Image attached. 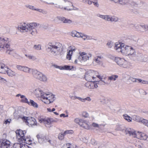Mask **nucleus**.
<instances>
[{
	"label": "nucleus",
	"mask_w": 148,
	"mask_h": 148,
	"mask_svg": "<svg viewBox=\"0 0 148 148\" xmlns=\"http://www.w3.org/2000/svg\"><path fill=\"white\" fill-rule=\"evenodd\" d=\"M39 25V24L35 22L29 23L24 22L21 23L17 28L21 32H28L32 35H35L37 33L36 27Z\"/></svg>",
	"instance_id": "nucleus-1"
},
{
	"label": "nucleus",
	"mask_w": 148,
	"mask_h": 148,
	"mask_svg": "<svg viewBox=\"0 0 148 148\" xmlns=\"http://www.w3.org/2000/svg\"><path fill=\"white\" fill-rule=\"evenodd\" d=\"M47 49L51 55L53 56L59 55L62 50V44L58 42H49L46 45Z\"/></svg>",
	"instance_id": "nucleus-2"
},
{
	"label": "nucleus",
	"mask_w": 148,
	"mask_h": 148,
	"mask_svg": "<svg viewBox=\"0 0 148 148\" xmlns=\"http://www.w3.org/2000/svg\"><path fill=\"white\" fill-rule=\"evenodd\" d=\"M44 3L48 5H57V0H40ZM58 8L66 10L65 7L71 5V3L67 0H60Z\"/></svg>",
	"instance_id": "nucleus-3"
},
{
	"label": "nucleus",
	"mask_w": 148,
	"mask_h": 148,
	"mask_svg": "<svg viewBox=\"0 0 148 148\" xmlns=\"http://www.w3.org/2000/svg\"><path fill=\"white\" fill-rule=\"evenodd\" d=\"M55 96L50 92H44L40 98L41 101L45 104H49L53 103L55 100Z\"/></svg>",
	"instance_id": "nucleus-4"
},
{
	"label": "nucleus",
	"mask_w": 148,
	"mask_h": 148,
	"mask_svg": "<svg viewBox=\"0 0 148 148\" xmlns=\"http://www.w3.org/2000/svg\"><path fill=\"white\" fill-rule=\"evenodd\" d=\"M86 79L88 82H92L97 80L99 78L100 79H103V77L98 74V73L92 70H90L87 72L85 75Z\"/></svg>",
	"instance_id": "nucleus-5"
},
{
	"label": "nucleus",
	"mask_w": 148,
	"mask_h": 148,
	"mask_svg": "<svg viewBox=\"0 0 148 148\" xmlns=\"http://www.w3.org/2000/svg\"><path fill=\"white\" fill-rule=\"evenodd\" d=\"M114 61L116 64L121 68L128 69L130 68L132 65L131 63L123 58L116 57Z\"/></svg>",
	"instance_id": "nucleus-6"
},
{
	"label": "nucleus",
	"mask_w": 148,
	"mask_h": 148,
	"mask_svg": "<svg viewBox=\"0 0 148 148\" xmlns=\"http://www.w3.org/2000/svg\"><path fill=\"white\" fill-rule=\"evenodd\" d=\"M136 52L135 49L132 47L125 45L123 50L122 54L124 56L133 57L136 55Z\"/></svg>",
	"instance_id": "nucleus-7"
},
{
	"label": "nucleus",
	"mask_w": 148,
	"mask_h": 148,
	"mask_svg": "<svg viewBox=\"0 0 148 148\" xmlns=\"http://www.w3.org/2000/svg\"><path fill=\"white\" fill-rule=\"evenodd\" d=\"M32 75L34 78L41 81L45 82L47 81L46 75L36 69H34Z\"/></svg>",
	"instance_id": "nucleus-8"
},
{
	"label": "nucleus",
	"mask_w": 148,
	"mask_h": 148,
	"mask_svg": "<svg viewBox=\"0 0 148 148\" xmlns=\"http://www.w3.org/2000/svg\"><path fill=\"white\" fill-rule=\"evenodd\" d=\"M10 41L6 37H0V50L3 51L10 47Z\"/></svg>",
	"instance_id": "nucleus-9"
},
{
	"label": "nucleus",
	"mask_w": 148,
	"mask_h": 148,
	"mask_svg": "<svg viewBox=\"0 0 148 148\" xmlns=\"http://www.w3.org/2000/svg\"><path fill=\"white\" fill-rule=\"evenodd\" d=\"M71 36L73 37L81 38L83 40H90L92 39L91 36L86 35L84 33L79 32L76 31H73L71 32Z\"/></svg>",
	"instance_id": "nucleus-10"
},
{
	"label": "nucleus",
	"mask_w": 148,
	"mask_h": 148,
	"mask_svg": "<svg viewBox=\"0 0 148 148\" xmlns=\"http://www.w3.org/2000/svg\"><path fill=\"white\" fill-rule=\"evenodd\" d=\"M22 119L29 126L36 125V121L35 119L31 117H22Z\"/></svg>",
	"instance_id": "nucleus-11"
},
{
	"label": "nucleus",
	"mask_w": 148,
	"mask_h": 148,
	"mask_svg": "<svg viewBox=\"0 0 148 148\" xmlns=\"http://www.w3.org/2000/svg\"><path fill=\"white\" fill-rule=\"evenodd\" d=\"M16 68L18 70L25 73H32V75L34 70V69H31L27 66L20 65H17L16 66Z\"/></svg>",
	"instance_id": "nucleus-12"
},
{
	"label": "nucleus",
	"mask_w": 148,
	"mask_h": 148,
	"mask_svg": "<svg viewBox=\"0 0 148 148\" xmlns=\"http://www.w3.org/2000/svg\"><path fill=\"white\" fill-rule=\"evenodd\" d=\"M48 117H39L38 120L39 122L44 124L46 126L49 127V125L52 122H55L54 120Z\"/></svg>",
	"instance_id": "nucleus-13"
},
{
	"label": "nucleus",
	"mask_w": 148,
	"mask_h": 148,
	"mask_svg": "<svg viewBox=\"0 0 148 148\" xmlns=\"http://www.w3.org/2000/svg\"><path fill=\"white\" fill-rule=\"evenodd\" d=\"M36 137L38 139V142L40 143L49 142V143L52 144L51 141L49 139L47 136L44 134H39L36 136Z\"/></svg>",
	"instance_id": "nucleus-14"
},
{
	"label": "nucleus",
	"mask_w": 148,
	"mask_h": 148,
	"mask_svg": "<svg viewBox=\"0 0 148 148\" xmlns=\"http://www.w3.org/2000/svg\"><path fill=\"white\" fill-rule=\"evenodd\" d=\"M139 131H135L134 130L130 128H127L124 130V133L126 134H128L132 137L136 138Z\"/></svg>",
	"instance_id": "nucleus-15"
},
{
	"label": "nucleus",
	"mask_w": 148,
	"mask_h": 148,
	"mask_svg": "<svg viewBox=\"0 0 148 148\" xmlns=\"http://www.w3.org/2000/svg\"><path fill=\"white\" fill-rule=\"evenodd\" d=\"M79 54L80 55L83 62H85L89 60L92 56L91 53L85 52H79Z\"/></svg>",
	"instance_id": "nucleus-16"
},
{
	"label": "nucleus",
	"mask_w": 148,
	"mask_h": 148,
	"mask_svg": "<svg viewBox=\"0 0 148 148\" xmlns=\"http://www.w3.org/2000/svg\"><path fill=\"white\" fill-rule=\"evenodd\" d=\"M26 133V132L25 130H18L16 131V137L21 141L24 140Z\"/></svg>",
	"instance_id": "nucleus-17"
},
{
	"label": "nucleus",
	"mask_w": 148,
	"mask_h": 148,
	"mask_svg": "<svg viewBox=\"0 0 148 148\" xmlns=\"http://www.w3.org/2000/svg\"><path fill=\"white\" fill-rule=\"evenodd\" d=\"M125 45L124 43L120 42H116L115 44L114 49L119 52H121L122 53L123 50Z\"/></svg>",
	"instance_id": "nucleus-18"
},
{
	"label": "nucleus",
	"mask_w": 148,
	"mask_h": 148,
	"mask_svg": "<svg viewBox=\"0 0 148 148\" xmlns=\"http://www.w3.org/2000/svg\"><path fill=\"white\" fill-rule=\"evenodd\" d=\"M103 59V58L102 55H99L94 58L92 63L94 65H100L102 63Z\"/></svg>",
	"instance_id": "nucleus-19"
},
{
	"label": "nucleus",
	"mask_w": 148,
	"mask_h": 148,
	"mask_svg": "<svg viewBox=\"0 0 148 148\" xmlns=\"http://www.w3.org/2000/svg\"><path fill=\"white\" fill-rule=\"evenodd\" d=\"M10 143L6 139L0 140V148H8L10 146Z\"/></svg>",
	"instance_id": "nucleus-20"
},
{
	"label": "nucleus",
	"mask_w": 148,
	"mask_h": 148,
	"mask_svg": "<svg viewBox=\"0 0 148 148\" xmlns=\"http://www.w3.org/2000/svg\"><path fill=\"white\" fill-rule=\"evenodd\" d=\"M33 93L36 97H40L41 98H42V95H43L44 92H43L41 88H38L33 90Z\"/></svg>",
	"instance_id": "nucleus-21"
},
{
	"label": "nucleus",
	"mask_w": 148,
	"mask_h": 148,
	"mask_svg": "<svg viewBox=\"0 0 148 148\" xmlns=\"http://www.w3.org/2000/svg\"><path fill=\"white\" fill-rule=\"evenodd\" d=\"M59 20L62 21L63 23H65L71 24L72 23V21L70 19L66 18L65 17L60 16H58L56 17L54 20L56 21Z\"/></svg>",
	"instance_id": "nucleus-22"
},
{
	"label": "nucleus",
	"mask_w": 148,
	"mask_h": 148,
	"mask_svg": "<svg viewBox=\"0 0 148 148\" xmlns=\"http://www.w3.org/2000/svg\"><path fill=\"white\" fill-rule=\"evenodd\" d=\"M72 61L75 64H81L83 61L80 55L73 56V58Z\"/></svg>",
	"instance_id": "nucleus-23"
},
{
	"label": "nucleus",
	"mask_w": 148,
	"mask_h": 148,
	"mask_svg": "<svg viewBox=\"0 0 148 148\" xmlns=\"http://www.w3.org/2000/svg\"><path fill=\"white\" fill-rule=\"evenodd\" d=\"M81 127L85 129L88 130L90 129V124L88 121L83 119L80 126Z\"/></svg>",
	"instance_id": "nucleus-24"
},
{
	"label": "nucleus",
	"mask_w": 148,
	"mask_h": 148,
	"mask_svg": "<svg viewBox=\"0 0 148 148\" xmlns=\"http://www.w3.org/2000/svg\"><path fill=\"white\" fill-rule=\"evenodd\" d=\"M137 138L142 140H145L148 138V136L143 133L138 132Z\"/></svg>",
	"instance_id": "nucleus-25"
},
{
	"label": "nucleus",
	"mask_w": 148,
	"mask_h": 148,
	"mask_svg": "<svg viewBox=\"0 0 148 148\" xmlns=\"http://www.w3.org/2000/svg\"><path fill=\"white\" fill-rule=\"evenodd\" d=\"M56 67L61 70H72L74 67L72 66L64 65L63 66H57Z\"/></svg>",
	"instance_id": "nucleus-26"
},
{
	"label": "nucleus",
	"mask_w": 148,
	"mask_h": 148,
	"mask_svg": "<svg viewBox=\"0 0 148 148\" xmlns=\"http://www.w3.org/2000/svg\"><path fill=\"white\" fill-rule=\"evenodd\" d=\"M8 66L3 63H0V73L5 74L8 69Z\"/></svg>",
	"instance_id": "nucleus-27"
},
{
	"label": "nucleus",
	"mask_w": 148,
	"mask_h": 148,
	"mask_svg": "<svg viewBox=\"0 0 148 148\" xmlns=\"http://www.w3.org/2000/svg\"><path fill=\"white\" fill-rule=\"evenodd\" d=\"M16 97H20V101L21 102L28 104L29 101L25 95H22L20 94H18L16 95Z\"/></svg>",
	"instance_id": "nucleus-28"
},
{
	"label": "nucleus",
	"mask_w": 148,
	"mask_h": 148,
	"mask_svg": "<svg viewBox=\"0 0 148 148\" xmlns=\"http://www.w3.org/2000/svg\"><path fill=\"white\" fill-rule=\"evenodd\" d=\"M26 8L32 10H36L40 12H42L43 11V10L41 9H39L36 8L34 6L29 4H27L25 5Z\"/></svg>",
	"instance_id": "nucleus-29"
},
{
	"label": "nucleus",
	"mask_w": 148,
	"mask_h": 148,
	"mask_svg": "<svg viewBox=\"0 0 148 148\" xmlns=\"http://www.w3.org/2000/svg\"><path fill=\"white\" fill-rule=\"evenodd\" d=\"M144 118L139 116L134 115L133 117V120L138 123H142Z\"/></svg>",
	"instance_id": "nucleus-30"
},
{
	"label": "nucleus",
	"mask_w": 148,
	"mask_h": 148,
	"mask_svg": "<svg viewBox=\"0 0 148 148\" xmlns=\"http://www.w3.org/2000/svg\"><path fill=\"white\" fill-rule=\"evenodd\" d=\"M22 141L27 144L30 145L33 141V139L31 138L29 136H27L26 138L25 136L24 140H23Z\"/></svg>",
	"instance_id": "nucleus-31"
},
{
	"label": "nucleus",
	"mask_w": 148,
	"mask_h": 148,
	"mask_svg": "<svg viewBox=\"0 0 148 148\" xmlns=\"http://www.w3.org/2000/svg\"><path fill=\"white\" fill-rule=\"evenodd\" d=\"M110 15H103L100 14H97L98 17L108 21H110Z\"/></svg>",
	"instance_id": "nucleus-32"
},
{
	"label": "nucleus",
	"mask_w": 148,
	"mask_h": 148,
	"mask_svg": "<svg viewBox=\"0 0 148 148\" xmlns=\"http://www.w3.org/2000/svg\"><path fill=\"white\" fill-rule=\"evenodd\" d=\"M27 104L36 108H38V104L34 100L31 99L29 100Z\"/></svg>",
	"instance_id": "nucleus-33"
},
{
	"label": "nucleus",
	"mask_w": 148,
	"mask_h": 148,
	"mask_svg": "<svg viewBox=\"0 0 148 148\" xmlns=\"http://www.w3.org/2000/svg\"><path fill=\"white\" fill-rule=\"evenodd\" d=\"M6 73H7L8 75L9 76L12 77L15 75V72L9 69L8 67Z\"/></svg>",
	"instance_id": "nucleus-34"
},
{
	"label": "nucleus",
	"mask_w": 148,
	"mask_h": 148,
	"mask_svg": "<svg viewBox=\"0 0 148 148\" xmlns=\"http://www.w3.org/2000/svg\"><path fill=\"white\" fill-rule=\"evenodd\" d=\"M134 5L135 6H137L139 7H140L143 6L145 3L143 1H137L134 2Z\"/></svg>",
	"instance_id": "nucleus-35"
},
{
	"label": "nucleus",
	"mask_w": 148,
	"mask_h": 148,
	"mask_svg": "<svg viewBox=\"0 0 148 148\" xmlns=\"http://www.w3.org/2000/svg\"><path fill=\"white\" fill-rule=\"evenodd\" d=\"M95 81H93L92 82H91L90 89H94L98 87L97 84L95 82Z\"/></svg>",
	"instance_id": "nucleus-36"
},
{
	"label": "nucleus",
	"mask_w": 148,
	"mask_h": 148,
	"mask_svg": "<svg viewBox=\"0 0 148 148\" xmlns=\"http://www.w3.org/2000/svg\"><path fill=\"white\" fill-rule=\"evenodd\" d=\"M83 119L81 118H77L74 119V121L75 123L80 126Z\"/></svg>",
	"instance_id": "nucleus-37"
},
{
	"label": "nucleus",
	"mask_w": 148,
	"mask_h": 148,
	"mask_svg": "<svg viewBox=\"0 0 148 148\" xmlns=\"http://www.w3.org/2000/svg\"><path fill=\"white\" fill-rule=\"evenodd\" d=\"M4 50H6V53L10 55L12 54L14 52L13 49H12L10 48V47L8 48H7V49H4L3 51Z\"/></svg>",
	"instance_id": "nucleus-38"
},
{
	"label": "nucleus",
	"mask_w": 148,
	"mask_h": 148,
	"mask_svg": "<svg viewBox=\"0 0 148 148\" xmlns=\"http://www.w3.org/2000/svg\"><path fill=\"white\" fill-rule=\"evenodd\" d=\"M25 56L29 60H32L33 61H34L36 59L35 56H32L31 55L25 54Z\"/></svg>",
	"instance_id": "nucleus-39"
},
{
	"label": "nucleus",
	"mask_w": 148,
	"mask_h": 148,
	"mask_svg": "<svg viewBox=\"0 0 148 148\" xmlns=\"http://www.w3.org/2000/svg\"><path fill=\"white\" fill-rule=\"evenodd\" d=\"M142 32L148 31V25H141L140 26Z\"/></svg>",
	"instance_id": "nucleus-40"
},
{
	"label": "nucleus",
	"mask_w": 148,
	"mask_h": 148,
	"mask_svg": "<svg viewBox=\"0 0 148 148\" xmlns=\"http://www.w3.org/2000/svg\"><path fill=\"white\" fill-rule=\"evenodd\" d=\"M124 118L126 121L129 122L132 121V118L129 116L127 114H125L123 115Z\"/></svg>",
	"instance_id": "nucleus-41"
},
{
	"label": "nucleus",
	"mask_w": 148,
	"mask_h": 148,
	"mask_svg": "<svg viewBox=\"0 0 148 148\" xmlns=\"http://www.w3.org/2000/svg\"><path fill=\"white\" fill-rule=\"evenodd\" d=\"M118 77V76L115 75H113L108 77V80L110 81H115L116 79Z\"/></svg>",
	"instance_id": "nucleus-42"
},
{
	"label": "nucleus",
	"mask_w": 148,
	"mask_h": 148,
	"mask_svg": "<svg viewBox=\"0 0 148 148\" xmlns=\"http://www.w3.org/2000/svg\"><path fill=\"white\" fill-rule=\"evenodd\" d=\"M128 3V0H120L119 4L122 5H127Z\"/></svg>",
	"instance_id": "nucleus-43"
},
{
	"label": "nucleus",
	"mask_w": 148,
	"mask_h": 148,
	"mask_svg": "<svg viewBox=\"0 0 148 148\" xmlns=\"http://www.w3.org/2000/svg\"><path fill=\"white\" fill-rule=\"evenodd\" d=\"M72 52L69 51L66 55V58L69 60H70L71 58V56L73 54Z\"/></svg>",
	"instance_id": "nucleus-44"
},
{
	"label": "nucleus",
	"mask_w": 148,
	"mask_h": 148,
	"mask_svg": "<svg viewBox=\"0 0 148 148\" xmlns=\"http://www.w3.org/2000/svg\"><path fill=\"white\" fill-rule=\"evenodd\" d=\"M90 143L94 146H95L96 147H98V146L97 145L98 144L96 140L94 139H92L91 140Z\"/></svg>",
	"instance_id": "nucleus-45"
},
{
	"label": "nucleus",
	"mask_w": 148,
	"mask_h": 148,
	"mask_svg": "<svg viewBox=\"0 0 148 148\" xmlns=\"http://www.w3.org/2000/svg\"><path fill=\"white\" fill-rule=\"evenodd\" d=\"M114 45L113 42L111 41H109L108 42L107 44V47L109 48H111Z\"/></svg>",
	"instance_id": "nucleus-46"
},
{
	"label": "nucleus",
	"mask_w": 148,
	"mask_h": 148,
	"mask_svg": "<svg viewBox=\"0 0 148 148\" xmlns=\"http://www.w3.org/2000/svg\"><path fill=\"white\" fill-rule=\"evenodd\" d=\"M82 116L84 118H87L88 117L89 115L88 113L86 111H83L82 113Z\"/></svg>",
	"instance_id": "nucleus-47"
},
{
	"label": "nucleus",
	"mask_w": 148,
	"mask_h": 148,
	"mask_svg": "<svg viewBox=\"0 0 148 148\" xmlns=\"http://www.w3.org/2000/svg\"><path fill=\"white\" fill-rule=\"evenodd\" d=\"M141 124L148 128V120L144 119Z\"/></svg>",
	"instance_id": "nucleus-48"
},
{
	"label": "nucleus",
	"mask_w": 148,
	"mask_h": 148,
	"mask_svg": "<svg viewBox=\"0 0 148 148\" xmlns=\"http://www.w3.org/2000/svg\"><path fill=\"white\" fill-rule=\"evenodd\" d=\"M64 135H65V134H64V133L63 134L60 133L58 135V138L60 140H62L64 138Z\"/></svg>",
	"instance_id": "nucleus-49"
},
{
	"label": "nucleus",
	"mask_w": 148,
	"mask_h": 148,
	"mask_svg": "<svg viewBox=\"0 0 148 148\" xmlns=\"http://www.w3.org/2000/svg\"><path fill=\"white\" fill-rule=\"evenodd\" d=\"M138 82L141 83L143 84H148V81L146 80H143L140 79H139Z\"/></svg>",
	"instance_id": "nucleus-50"
},
{
	"label": "nucleus",
	"mask_w": 148,
	"mask_h": 148,
	"mask_svg": "<svg viewBox=\"0 0 148 148\" xmlns=\"http://www.w3.org/2000/svg\"><path fill=\"white\" fill-rule=\"evenodd\" d=\"M71 145V144L67 143L64 145L62 148H70Z\"/></svg>",
	"instance_id": "nucleus-51"
},
{
	"label": "nucleus",
	"mask_w": 148,
	"mask_h": 148,
	"mask_svg": "<svg viewBox=\"0 0 148 148\" xmlns=\"http://www.w3.org/2000/svg\"><path fill=\"white\" fill-rule=\"evenodd\" d=\"M130 79L133 82H138L139 79H136L132 77H130Z\"/></svg>",
	"instance_id": "nucleus-52"
},
{
	"label": "nucleus",
	"mask_w": 148,
	"mask_h": 148,
	"mask_svg": "<svg viewBox=\"0 0 148 148\" xmlns=\"http://www.w3.org/2000/svg\"><path fill=\"white\" fill-rule=\"evenodd\" d=\"M122 126L121 125H118L117 126L116 130H117L123 131L124 132V130L122 129Z\"/></svg>",
	"instance_id": "nucleus-53"
},
{
	"label": "nucleus",
	"mask_w": 148,
	"mask_h": 148,
	"mask_svg": "<svg viewBox=\"0 0 148 148\" xmlns=\"http://www.w3.org/2000/svg\"><path fill=\"white\" fill-rule=\"evenodd\" d=\"M22 144L15 143L14 145V148H21Z\"/></svg>",
	"instance_id": "nucleus-54"
},
{
	"label": "nucleus",
	"mask_w": 148,
	"mask_h": 148,
	"mask_svg": "<svg viewBox=\"0 0 148 148\" xmlns=\"http://www.w3.org/2000/svg\"><path fill=\"white\" fill-rule=\"evenodd\" d=\"M34 48L37 50H40L41 49V45H34Z\"/></svg>",
	"instance_id": "nucleus-55"
},
{
	"label": "nucleus",
	"mask_w": 148,
	"mask_h": 148,
	"mask_svg": "<svg viewBox=\"0 0 148 148\" xmlns=\"http://www.w3.org/2000/svg\"><path fill=\"white\" fill-rule=\"evenodd\" d=\"M64 134L65 135L68 134H71L73 133V131L72 130H67L65 131L64 132Z\"/></svg>",
	"instance_id": "nucleus-56"
},
{
	"label": "nucleus",
	"mask_w": 148,
	"mask_h": 148,
	"mask_svg": "<svg viewBox=\"0 0 148 148\" xmlns=\"http://www.w3.org/2000/svg\"><path fill=\"white\" fill-rule=\"evenodd\" d=\"M139 91L140 93L143 95H146L147 94L145 90L143 89H140Z\"/></svg>",
	"instance_id": "nucleus-57"
},
{
	"label": "nucleus",
	"mask_w": 148,
	"mask_h": 148,
	"mask_svg": "<svg viewBox=\"0 0 148 148\" xmlns=\"http://www.w3.org/2000/svg\"><path fill=\"white\" fill-rule=\"evenodd\" d=\"M69 51H71L73 53V51H75L76 50L75 47L74 46H70L69 48Z\"/></svg>",
	"instance_id": "nucleus-58"
},
{
	"label": "nucleus",
	"mask_w": 148,
	"mask_h": 148,
	"mask_svg": "<svg viewBox=\"0 0 148 148\" xmlns=\"http://www.w3.org/2000/svg\"><path fill=\"white\" fill-rule=\"evenodd\" d=\"M11 121V119H8L4 121L3 124L5 125H9Z\"/></svg>",
	"instance_id": "nucleus-59"
},
{
	"label": "nucleus",
	"mask_w": 148,
	"mask_h": 148,
	"mask_svg": "<svg viewBox=\"0 0 148 148\" xmlns=\"http://www.w3.org/2000/svg\"><path fill=\"white\" fill-rule=\"evenodd\" d=\"M93 3L94 5L97 7L99 6V4L98 1L96 0H92V3Z\"/></svg>",
	"instance_id": "nucleus-60"
},
{
	"label": "nucleus",
	"mask_w": 148,
	"mask_h": 148,
	"mask_svg": "<svg viewBox=\"0 0 148 148\" xmlns=\"http://www.w3.org/2000/svg\"><path fill=\"white\" fill-rule=\"evenodd\" d=\"M141 25H137L136 26L135 28L137 30L140 32L142 31V30L141 29V27H140Z\"/></svg>",
	"instance_id": "nucleus-61"
},
{
	"label": "nucleus",
	"mask_w": 148,
	"mask_h": 148,
	"mask_svg": "<svg viewBox=\"0 0 148 148\" xmlns=\"http://www.w3.org/2000/svg\"><path fill=\"white\" fill-rule=\"evenodd\" d=\"M90 82H88L86 83L85 84V86L89 89H90Z\"/></svg>",
	"instance_id": "nucleus-62"
},
{
	"label": "nucleus",
	"mask_w": 148,
	"mask_h": 148,
	"mask_svg": "<svg viewBox=\"0 0 148 148\" xmlns=\"http://www.w3.org/2000/svg\"><path fill=\"white\" fill-rule=\"evenodd\" d=\"M119 21V18L114 16H113V22H117Z\"/></svg>",
	"instance_id": "nucleus-63"
},
{
	"label": "nucleus",
	"mask_w": 148,
	"mask_h": 148,
	"mask_svg": "<svg viewBox=\"0 0 148 148\" xmlns=\"http://www.w3.org/2000/svg\"><path fill=\"white\" fill-rule=\"evenodd\" d=\"M80 140L84 142H86L87 141V139L85 137H82L80 138Z\"/></svg>",
	"instance_id": "nucleus-64"
}]
</instances>
